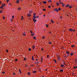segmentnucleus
Listing matches in <instances>:
<instances>
[{"mask_svg":"<svg viewBox=\"0 0 77 77\" xmlns=\"http://www.w3.org/2000/svg\"><path fill=\"white\" fill-rule=\"evenodd\" d=\"M60 72H63V69L60 70Z\"/></svg>","mask_w":77,"mask_h":77,"instance_id":"obj_19","label":"nucleus"},{"mask_svg":"<svg viewBox=\"0 0 77 77\" xmlns=\"http://www.w3.org/2000/svg\"><path fill=\"white\" fill-rule=\"evenodd\" d=\"M68 57V54L66 56V57Z\"/></svg>","mask_w":77,"mask_h":77,"instance_id":"obj_52","label":"nucleus"},{"mask_svg":"<svg viewBox=\"0 0 77 77\" xmlns=\"http://www.w3.org/2000/svg\"><path fill=\"white\" fill-rule=\"evenodd\" d=\"M49 56V55H47V58H49V57H48Z\"/></svg>","mask_w":77,"mask_h":77,"instance_id":"obj_37","label":"nucleus"},{"mask_svg":"<svg viewBox=\"0 0 77 77\" xmlns=\"http://www.w3.org/2000/svg\"><path fill=\"white\" fill-rule=\"evenodd\" d=\"M69 4H67L66 6V8H68V7H69Z\"/></svg>","mask_w":77,"mask_h":77,"instance_id":"obj_12","label":"nucleus"},{"mask_svg":"<svg viewBox=\"0 0 77 77\" xmlns=\"http://www.w3.org/2000/svg\"><path fill=\"white\" fill-rule=\"evenodd\" d=\"M11 6H12V4L9 3L8 6H10V7H11Z\"/></svg>","mask_w":77,"mask_h":77,"instance_id":"obj_11","label":"nucleus"},{"mask_svg":"<svg viewBox=\"0 0 77 77\" xmlns=\"http://www.w3.org/2000/svg\"><path fill=\"white\" fill-rule=\"evenodd\" d=\"M63 64H62L61 66V67H62L63 68H65V66H64V65H65V62H63Z\"/></svg>","mask_w":77,"mask_h":77,"instance_id":"obj_3","label":"nucleus"},{"mask_svg":"<svg viewBox=\"0 0 77 77\" xmlns=\"http://www.w3.org/2000/svg\"><path fill=\"white\" fill-rule=\"evenodd\" d=\"M15 61H16V62L18 61V60L17 59H15Z\"/></svg>","mask_w":77,"mask_h":77,"instance_id":"obj_42","label":"nucleus"},{"mask_svg":"<svg viewBox=\"0 0 77 77\" xmlns=\"http://www.w3.org/2000/svg\"><path fill=\"white\" fill-rule=\"evenodd\" d=\"M0 13H2V12L1 11V10H0Z\"/></svg>","mask_w":77,"mask_h":77,"instance_id":"obj_61","label":"nucleus"},{"mask_svg":"<svg viewBox=\"0 0 77 77\" xmlns=\"http://www.w3.org/2000/svg\"><path fill=\"white\" fill-rule=\"evenodd\" d=\"M75 61H76V62H77V60H76H76H75Z\"/></svg>","mask_w":77,"mask_h":77,"instance_id":"obj_63","label":"nucleus"},{"mask_svg":"<svg viewBox=\"0 0 77 77\" xmlns=\"http://www.w3.org/2000/svg\"><path fill=\"white\" fill-rule=\"evenodd\" d=\"M51 6H48V8H51Z\"/></svg>","mask_w":77,"mask_h":77,"instance_id":"obj_36","label":"nucleus"},{"mask_svg":"<svg viewBox=\"0 0 77 77\" xmlns=\"http://www.w3.org/2000/svg\"><path fill=\"white\" fill-rule=\"evenodd\" d=\"M71 47L72 48H73V47H75V45H72L71 46Z\"/></svg>","mask_w":77,"mask_h":77,"instance_id":"obj_18","label":"nucleus"},{"mask_svg":"<svg viewBox=\"0 0 77 77\" xmlns=\"http://www.w3.org/2000/svg\"><path fill=\"white\" fill-rule=\"evenodd\" d=\"M47 69H45L46 71H47Z\"/></svg>","mask_w":77,"mask_h":77,"instance_id":"obj_62","label":"nucleus"},{"mask_svg":"<svg viewBox=\"0 0 77 77\" xmlns=\"http://www.w3.org/2000/svg\"><path fill=\"white\" fill-rule=\"evenodd\" d=\"M23 60H26V58H24Z\"/></svg>","mask_w":77,"mask_h":77,"instance_id":"obj_39","label":"nucleus"},{"mask_svg":"<svg viewBox=\"0 0 77 77\" xmlns=\"http://www.w3.org/2000/svg\"><path fill=\"white\" fill-rule=\"evenodd\" d=\"M75 53L73 51L71 53H70V57H72V55H73V54H75Z\"/></svg>","mask_w":77,"mask_h":77,"instance_id":"obj_4","label":"nucleus"},{"mask_svg":"<svg viewBox=\"0 0 77 77\" xmlns=\"http://www.w3.org/2000/svg\"><path fill=\"white\" fill-rule=\"evenodd\" d=\"M2 4V1H0V5H1Z\"/></svg>","mask_w":77,"mask_h":77,"instance_id":"obj_50","label":"nucleus"},{"mask_svg":"<svg viewBox=\"0 0 77 77\" xmlns=\"http://www.w3.org/2000/svg\"><path fill=\"white\" fill-rule=\"evenodd\" d=\"M54 11H55V12H58V9H57V8H56L55 9H54Z\"/></svg>","mask_w":77,"mask_h":77,"instance_id":"obj_5","label":"nucleus"},{"mask_svg":"<svg viewBox=\"0 0 77 77\" xmlns=\"http://www.w3.org/2000/svg\"><path fill=\"white\" fill-rule=\"evenodd\" d=\"M56 5H57V6H59V3L57 2L56 3Z\"/></svg>","mask_w":77,"mask_h":77,"instance_id":"obj_9","label":"nucleus"},{"mask_svg":"<svg viewBox=\"0 0 77 77\" xmlns=\"http://www.w3.org/2000/svg\"><path fill=\"white\" fill-rule=\"evenodd\" d=\"M6 52L7 53H8V50H7L6 51Z\"/></svg>","mask_w":77,"mask_h":77,"instance_id":"obj_48","label":"nucleus"},{"mask_svg":"<svg viewBox=\"0 0 77 77\" xmlns=\"http://www.w3.org/2000/svg\"><path fill=\"white\" fill-rule=\"evenodd\" d=\"M43 4H46L47 3V2L45 1H44L43 2Z\"/></svg>","mask_w":77,"mask_h":77,"instance_id":"obj_15","label":"nucleus"},{"mask_svg":"<svg viewBox=\"0 0 77 77\" xmlns=\"http://www.w3.org/2000/svg\"><path fill=\"white\" fill-rule=\"evenodd\" d=\"M33 15L34 16H35V15H36V14L34 13Z\"/></svg>","mask_w":77,"mask_h":77,"instance_id":"obj_49","label":"nucleus"},{"mask_svg":"<svg viewBox=\"0 0 77 77\" xmlns=\"http://www.w3.org/2000/svg\"><path fill=\"white\" fill-rule=\"evenodd\" d=\"M33 21L34 22L35 24V23L36 22V19H35V18H36V16H33Z\"/></svg>","mask_w":77,"mask_h":77,"instance_id":"obj_2","label":"nucleus"},{"mask_svg":"<svg viewBox=\"0 0 77 77\" xmlns=\"http://www.w3.org/2000/svg\"><path fill=\"white\" fill-rule=\"evenodd\" d=\"M44 38H45V37H42V39H44Z\"/></svg>","mask_w":77,"mask_h":77,"instance_id":"obj_58","label":"nucleus"},{"mask_svg":"<svg viewBox=\"0 0 77 77\" xmlns=\"http://www.w3.org/2000/svg\"><path fill=\"white\" fill-rule=\"evenodd\" d=\"M36 58H38V55H36Z\"/></svg>","mask_w":77,"mask_h":77,"instance_id":"obj_55","label":"nucleus"},{"mask_svg":"<svg viewBox=\"0 0 77 77\" xmlns=\"http://www.w3.org/2000/svg\"><path fill=\"white\" fill-rule=\"evenodd\" d=\"M3 7L2 6L1 7H0V8H1V9H3Z\"/></svg>","mask_w":77,"mask_h":77,"instance_id":"obj_41","label":"nucleus"},{"mask_svg":"<svg viewBox=\"0 0 77 77\" xmlns=\"http://www.w3.org/2000/svg\"><path fill=\"white\" fill-rule=\"evenodd\" d=\"M19 72H20V74H21V71L20 70V69H19Z\"/></svg>","mask_w":77,"mask_h":77,"instance_id":"obj_28","label":"nucleus"},{"mask_svg":"<svg viewBox=\"0 0 77 77\" xmlns=\"http://www.w3.org/2000/svg\"><path fill=\"white\" fill-rule=\"evenodd\" d=\"M62 5H64V4L63 3H62Z\"/></svg>","mask_w":77,"mask_h":77,"instance_id":"obj_60","label":"nucleus"},{"mask_svg":"<svg viewBox=\"0 0 77 77\" xmlns=\"http://www.w3.org/2000/svg\"><path fill=\"white\" fill-rule=\"evenodd\" d=\"M33 57H33V56H32V60H33V61L34 60V58H33Z\"/></svg>","mask_w":77,"mask_h":77,"instance_id":"obj_29","label":"nucleus"},{"mask_svg":"<svg viewBox=\"0 0 77 77\" xmlns=\"http://www.w3.org/2000/svg\"><path fill=\"white\" fill-rule=\"evenodd\" d=\"M2 73H3V74H4L5 73V72L4 71L2 72Z\"/></svg>","mask_w":77,"mask_h":77,"instance_id":"obj_43","label":"nucleus"},{"mask_svg":"<svg viewBox=\"0 0 77 77\" xmlns=\"http://www.w3.org/2000/svg\"><path fill=\"white\" fill-rule=\"evenodd\" d=\"M51 22H52V23H54V22L53 21V20H52V19L51 20Z\"/></svg>","mask_w":77,"mask_h":77,"instance_id":"obj_23","label":"nucleus"},{"mask_svg":"<svg viewBox=\"0 0 77 77\" xmlns=\"http://www.w3.org/2000/svg\"><path fill=\"white\" fill-rule=\"evenodd\" d=\"M69 32H75V29H72V28H70L69 29Z\"/></svg>","mask_w":77,"mask_h":77,"instance_id":"obj_1","label":"nucleus"},{"mask_svg":"<svg viewBox=\"0 0 77 77\" xmlns=\"http://www.w3.org/2000/svg\"><path fill=\"white\" fill-rule=\"evenodd\" d=\"M58 9L60 11V10H61V9H60V7L58 8Z\"/></svg>","mask_w":77,"mask_h":77,"instance_id":"obj_26","label":"nucleus"},{"mask_svg":"<svg viewBox=\"0 0 77 77\" xmlns=\"http://www.w3.org/2000/svg\"><path fill=\"white\" fill-rule=\"evenodd\" d=\"M33 73H36V71H33L32 72Z\"/></svg>","mask_w":77,"mask_h":77,"instance_id":"obj_27","label":"nucleus"},{"mask_svg":"<svg viewBox=\"0 0 77 77\" xmlns=\"http://www.w3.org/2000/svg\"><path fill=\"white\" fill-rule=\"evenodd\" d=\"M69 9H71V8H72V6H70V5H69Z\"/></svg>","mask_w":77,"mask_h":77,"instance_id":"obj_17","label":"nucleus"},{"mask_svg":"<svg viewBox=\"0 0 77 77\" xmlns=\"http://www.w3.org/2000/svg\"><path fill=\"white\" fill-rule=\"evenodd\" d=\"M12 18H14V16H12Z\"/></svg>","mask_w":77,"mask_h":77,"instance_id":"obj_51","label":"nucleus"},{"mask_svg":"<svg viewBox=\"0 0 77 77\" xmlns=\"http://www.w3.org/2000/svg\"><path fill=\"white\" fill-rule=\"evenodd\" d=\"M3 19H4V20H5V17L3 16Z\"/></svg>","mask_w":77,"mask_h":77,"instance_id":"obj_46","label":"nucleus"},{"mask_svg":"<svg viewBox=\"0 0 77 77\" xmlns=\"http://www.w3.org/2000/svg\"><path fill=\"white\" fill-rule=\"evenodd\" d=\"M42 51H44V49H43V48H42L41 49Z\"/></svg>","mask_w":77,"mask_h":77,"instance_id":"obj_53","label":"nucleus"},{"mask_svg":"<svg viewBox=\"0 0 77 77\" xmlns=\"http://www.w3.org/2000/svg\"><path fill=\"white\" fill-rule=\"evenodd\" d=\"M60 19H63V18L62 17V16H60Z\"/></svg>","mask_w":77,"mask_h":77,"instance_id":"obj_21","label":"nucleus"},{"mask_svg":"<svg viewBox=\"0 0 77 77\" xmlns=\"http://www.w3.org/2000/svg\"><path fill=\"white\" fill-rule=\"evenodd\" d=\"M16 3L19 4V3H20V2L19 0H17Z\"/></svg>","mask_w":77,"mask_h":77,"instance_id":"obj_8","label":"nucleus"},{"mask_svg":"<svg viewBox=\"0 0 77 77\" xmlns=\"http://www.w3.org/2000/svg\"><path fill=\"white\" fill-rule=\"evenodd\" d=\"M43 11H46V9H43Z\"/></svg>","mask_w":77,"mask_h":77,"instance_id":"obj_34","label":"nucleus"},{"mask_svg":"<svg viewBox=\"0 0 77 77\" xmlns=\"http://www.w3.org/2000/svg\"><path fill=\"white\" fill-rule=\"evenodd\" d=\"M41 60H42V59H43V58L42 57H41Z\"/></svg>","mask_w":77,"mask_h":77,"instance_id":"obj_57","label":"nucleus"},{"mask_svg":"<svg viewBox=\"0 0 77 77\" xmlns=\"http://www.w3.org/2000/svg\"><path fill=\"white\" fill-rule=\"evenodd\" d=\"M76 10L77 11V8H76Z\"/></svg>","mask_w":77,"mask_h":77,"instance_id":"obj_64","label":"nucleus"},{"mask_svg":"<svg viewBox=\"0 0 77 77\" xmlns=\"http://www.w3.org/2000/svg\"><path fill=\"white\" fill-rule=\"evenodd\" d=\"M18 10H21V8L20 7H19L17 8Z\"/></svg>","mask_w":77,"mask_h":77,"instance_id":"obj_22","label":"nucleus"},{"mask_svg":"<svg viewBox=\"0 0 77 77\" xmlns=\"http://www.w3.org/2000/svg\"><path fill=\"white\" fill-rule=\"evenodd\" d=\"M30 16H31V15L30 14H28L27 17H30Z\"/></svg>","mask_w":77,"mask_h":77,"instance_id":"obj_10","label":"nucleus"},{"mask_svg":"<svg viewBox=\"0 0 77 77\" xmlns=\"http://www.w3.org/2000/svg\"><path fill=\"white\" fill-rule=\"evenodd\" d=\"M48 44H51V41L49 42H48Z\"/></svg>","mask_w":77,"mask_h":77,"instance_id":"obj_31","label":"nucleus"},{"mask_svg":"<svg viewBox=\"0 0 77 77\" xmlns=\"http://www.w3.org/2000/svg\"><path fill=\"white\" fill-rule=\"evenodd\" d=\"M48 24H46V27H48Z\"/></svg>","mask_w":77,"mask_h":77,"instance_id":"obj_38","label":"nucleus"},{"mask_svg":"<svg viewBox=\"0 0 77 77\" xmlns=\"http://www.w3.org/2000/svg\"><path fill=\"white\" fill-rule=\"evenodd\" d=\"M9 0H6V2L8 3V2H9Z\"/></svg>","mask_w":77,"mask_h":77,"instance_id":"obj_35","label":"nucleus"},{"mask_svg":"<svg viewBox=\"0 0 77 77\" xmlns=\"http://www.w3.org/2000/svg\"><path fill=\"white\" fill-rule=\"evenodd\" d=\"M30 32L31 33H33V32L32 31V30H30Z\"/></svg>","mask_w":77,"mask_h":77,"instance_id":"obj_40","label":"nucleus"},{"mask_svg":"<svg viewBox=\"0 0 77 77\" xmlns=\"http://www.w3.org/2000/svg\"><path fill=\"white\" fill-rule=\"evenodd\" d=\"M32 50H35V45H34V46H32Z\"/></svg>","mask_w":77,"mask_h":77,"instance_id":"obj_6","label":"nucleus"},{"mask_svg":"<svg viewBox=\"0 0 77 77\" xmlns=\"http://www.w3.org/2000/svg\"><path fill=\"white\" fill-rule=\"evenodd\" d=\"M76 68H77V66H75L74 67V69H76Z\"/></svg>","mask_w":77,"mask_h":77,"instance_id":"obj_30","label":"nucleus"},{"mask_svg":"<svg viewBox=\"0 0 77 77\" xmlns=\"http://www.w3.org/2000/svg\"><path fill=\"white\" fill-rule=\"evenodd\" d=\"M27 65L25 64V67H27Z\"/></svg>","mask_w":77,"mask_h":77,"instance_id":"obj_45","label":"nucleus"},{"mask_svg":"<svg viewBox=\"0 0 77 77\" xmlns=\"http://www.w3.org/2000/svg\"><path fill=\"white\" fill-rule=\"evenodd\" d=\"M29 14H32V11H29Z\"/></svg>","mask_w":77,"mask_h":77,"instance_id":"obj_16","label":"nucleus"},{"mask_svg":"<svg viewBox=\"0 0 77 77\" xmlns=\"http://www.w3.org/2000/svg\"><path fill=\"white\" fill-rule=\"evenodd\" d=\"M28 74L29 75H30V72H28Z\"/></svg>","mask_w":77,"mask_h":77,"instance_id":"obj_44","label":"nucleus"},{"mask_svg":"<svg viewBox=\"0 0 77 77\" xmlns=\"http://www.w3.org/2000/svg\"><path fill=\"white\" fill-rule=\"evenodd\" d=\"M66 53H67V54H69V51H66Z\"/></svg>","mask_w":77,"mask_h":77,"instance_id":"obj_24","label":"nucleus"},{"mask_svg":"<svg viewBox=\"0 0 77 77\" xmlns=\"http://www.w3.org/2000/svg\"><path fill=\"white\" fill-rule=\"evenodd\" d=\"M21 17H22V19H21V20H23L24 19V18H23V16H22Z\"/></svg>","mask_w":77,"mask_h":77,"instance_id":"obj_25","label":"nucleus"},{"mask_svg":"<svg viewBox=\"0 0 77 77\" xmlns=\"http://www.w3.org/2000/svg\"><path fill=\"white\" fill-rule=\"evenodd\" d=\"M23 36H26V32H23Z\"/></svg>","mask_w":77,"mask_h":77,"instance_id":"obj_13","label":"nucleus"},{"mask_svg":"<svg viewBox=\"0 0 77 77\" xmlns=\"http://www.w3.org/2000/svg\"><path fill=\"white\" fill-rule=\"evenodd\" d=\"M54 62H55V63H57V61H56V60H54Z\"/></svg>","mask_w":77,"mask_h":77,"instance_id":"obj_20","label":"nucleus"},{"mask_svg":"<svg viewBox=\"0 0 77 77\" xmlns=\"http://www.w3.org/2000/svg\"><path fill=\"white\" fill-rule=\"evenodd\" d=\"M33 39H36V37H33Z\"/></svg>","mask_w":77,"mask_h":77,"instance_id":"obj_47","label":"nucleus"},{"mask_svg":"<svg viewBox=\"0 0 77 77\" xmlns=\"http://www.w3.org/2000/svg\"><path fill=\"white\" fill-rule=\"evenodd\" d=\"M33 35H34V33H32L31 34V36H33Z\"/></svg>","mask_w":77,"mask_h":77,"instance_id":"obj_32","label":"nucleus"},{"mask_svg":"<svg viewBox=\"0 0 77 77\" xmlns=\"http://www.w3.org/2000/svg\"><path fill=\"white\" fill-rule=\"evenodd\" d=\"M2 6H3V7H5V6H6V4H5V3L2 4Z\"/></svg>","mask_w":77,"mask_h":77,"instance_id":"obj_7","label":"nucleus"},{"mask_svg":"<svg viewBox=\"0 0 77 77\" xmlns=\"http://www.w3.org/2000/svg\"><path fill=\"white\" fill-rule=\"evenodd\" d=\"M13 75H15V73H14Z\"/></svg>","mask_w":77,"mask_h":77,"instance_id":"obj_54","label":"nucleus"},{"mask_svg":"<svg viewBox=\"0 0 77 77\" xmlns=\"http://www.w3.org/2000/svg\"><path fill=\"white\" fill-rule=\"evenodd\" d=\"M43 16H44V17H45V14H44V15H43Z\"/></svg>","mask_w":77,"mask_h":77,"instance_id":"obj_59","label":"nucleus"},{"mask_svg":"<svg viewBox=\"0 0 77 77\" xmlns=\"http://www.w3.org/2000/svg\"><path fill=\"white\" fill-rule=\"evenodd\" d=\"M48 3H51V0H48Z\"/></svg>","mask_w":77,"mask_h":77,"instance_id":"obj_14","label":"nucleus"},{"mask_svg":"<svg viewBox=\"0 0 77 77\" xmlns=\"http://www.w3.org/2000/svg\"><path fill=\"white\" fill-rule=\"evenodd\" d=\"M32 50V49L30 48H29V51H31Z\"/></svg>","mask_w":77,"mask_h":77,"instance_id":"obj_33","label":"nucleus"},{"mask_svg":"<svg viewBox=\"0 0 77 77\" xmlns=\"http://www.w3.org/2000/svg\"><path fill=\"white\" fill-rule=\"evenodd\" d=\"M62 6L63 7H64V6H65V5H62Z\"/></svg>","mask_w":77,"mask_h":77,"instance_id":"obj_56","label":"nucleus"}]
</instances>
